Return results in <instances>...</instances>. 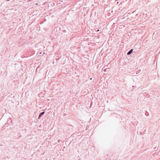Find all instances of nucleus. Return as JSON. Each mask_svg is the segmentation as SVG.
I'll use <instances>...</instances> for the list:
<instances>
[{
	"mask_svg": "<svg viewBox=\"0 0 160 160\" xmlns=\"http://www.w3.org/2000/svg\"><path fill=\"white\" fill-rule=\"evenodd\" d=\"M133 50L132 49L130 50L128 53L127 54L128 55H130L131 54Z\"/></svg>",
	"mask_w": 160,
	"mask_h": 160,
	"instance_id": "obj_2",
	"label": "nucleus"
},
{
	"mask_svg": "<svg viewBox=\"0 0 160 160\" xmlns=\"http://www.w3.org/2000/svg\"><path fill=\"white\" fill-rule=\"evenodd\" d=\"M44 113L45 112H43L40 113L39 116V118H40V117H41Z\"/></svg>",
	"mask_w": 160,
	"mask_h": 160,
	"instance_id": "obj_1",
	"label": "nucleus"
},
{
	"mask_svg": "<svg viewBox=\"0 0 160 160\" xmlns=\"http://www.w3.org/2000/svg\"><path fill=\"white\" fill-rule=\"evenodd\" d=\"M134 18V17H132V18L131 19H133L134 18Z\"/></svg>",
	"mask_w": 160,
	"mask_h": 160,
	"instance_id": "obj_4",
	"label": "nucleus"
},
{
	"mask_svg": "<svg viewBox=\"0 0 160 160\" xmlns=\"http://www.w3.org/2000/svg\"><path fill=\"white\" fill-rule=\"evenodd\" d=\"M138 15V14L136 15L135 16H137Z\"/></svg>",
	"mask_w": 160,
	"mask_h": 160,
	"instance_id": "obj_8",
	"label": "nucleus"
},
{
	"mask_svg": "<svg viewBox=\"0 0 160 160\" xmlns=\"http://www.w3.org/2000/svg\"><path fill=\"white\" fill-rule=\"evenodd\" d=\"M90 80H92V78H91L90 79Z\"/></svg>",
	"mask_w": 160,
	"mask_h": 160,
	"instance_id": "obj_5",
	"label": "nucleus"
},
{
	"mask_svg": "<svg viewBox=\"0 0 160 160\" xmlns=\"http://www.w3.org/2000/svg\"><path fill=\"white\" fill-rule=\"evenodd\" d=\"M36 5H38V3H36Z\"/></svg>",
	"mask_w": 160,
	"mask_h": 160,
	"instance_id": "obj_7",
	"label": "nucleus"
},
{
	"mask_svg": "<svg viewBox=\"0 0 160 160\" xmlns=\"http://www.w3.org/2000/svg\"><path fill=\"white\" fill-rule=\"evenodd\" d=\"M107 68H106V69H105L104 70V72H106V69H107Z\"/></svg>",
	"mask_w": 160,
	"mask_h": 160,
	"instance_id": "obj_3",
	"label": "nucleus"
},
{
	"mask_svg": "<svg viewBox=\"0 0 160 160\" xmlns=\"http://www.w3.org/2000/svg\"><path fill=\"white\" fill-rule=\"evenodd\" d=\"M99 31V30H98L97 31V32H98V31Z\"/></svg>",
	"mask_w": 160,
	"mask_h": 160,
	"instance_id": "obj_6",
	"label": "nucleus"
}]
</instances>
